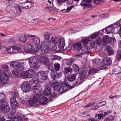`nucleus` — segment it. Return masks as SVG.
<instances>
[{
	"label": "nucleus",
	"mask_w": 121,
	"mask_h": 121,
	"mask_svg": "<svg viewBox=\"0 0 121 121\" xmlns=\"http://www.w3.org/2000/svg\"><path fill=\"white\" fill-rule=\"evenodd\" d=\"M13 73L15 75L16 77L18 76V72L16 70H13Z\"/></svg>",
	"instance_id": "nucleus-56"
},
{
	"label": "nucleus",
	"mask_w": 121,
	"mask_h": 121,
	"mask_svg": "<svg viewBox=\"0 0 121 121\" xmlns=\"http://www.w3.org/2000/svg\"><path fill=\"white\" fill-rule=\"evenodd\" d=\"M91 46L92 48H94L95 46V43L94 41H92L90 42Z\"/></svg>",
	"instance_id": "nucleus-53"
},
{
	"label": "nucleus",
	"mask_w": 121,
	"mask_h": 121,
	"mask_svg": "<svg viewBox=\"0 0 121 121\" xmlns=\"http://www.w3.org/2000/svg\"><path fill=\"white\" fill-rule=\"evenodd\" d=\"M72 71V68L69 67L66 68L64 70V73L65 74H70Z\"/></svg>",
	"instance_id": "nucleus-31"
},
{
	"label": "nucleus",
	"mask_w": 121,
	"mask_h": 121,
	"mask_svg": "<svg viewBox=\"0 0 121 121\" xmlns=\"http://www.w3.org/2000/svg\"><path fill=\"white\" fill-rule=\"evenodd\" d=\"M2 67L4 69H6L8 68V66L6 65L5 64L2 65Z\"/></svg>",
	"instance_id": "nucleus-62"
},
{
	"label": "nucleus",
	"mask_w": 121,
	"mask_h": 121,
	"mask_svg": "<svg viewBox=\"0 0 121 121\" xmlns=\"http://www.w3.org/2000/svg\"><path fill=\"white\" fill-rule=\"evenodd\" d=\"M52 57H53V59L55 60H60L61 59V58L60 57L56 55H53Z\"/></svg>",
	"instance_id": "nucleus-49"
},
{
	"label": "nucleus",
	"mask_w": 121,
	"mask_h": 121,
	"mask_svg": "<svg viewBox=\"0 0 121 121\" xmlns=\"http://www.w3.org/2000/svg\"><path fill=\"white\" fill-rule=\"evenodd\" d=\"M105 50L108 52L110 55H112L114 53V52L112 48L108 45H107L105 47Z\"/></svg>",
	"instance_id": "nucleus-23"
},
{
	"label": "nucleus",
	"mask_w": 121,
	"mask_h": 121,
	"mask_svg": "<svg viewBox=\"0 0 121 121\" xmlns=\"http://www.w3.org/2000/svg\"><path fill=\"white\" fill-rule=\"evenodd\" d=\"M75 47L78 51H79L82 48L80 43H77Z\"/></svg>",
	"instance_id": "nucleus-44"
},
{
	"label": "nucleus",
	"mask_w": 121,
	"mask_h": 121,
	"mask_svg": "<svg viewBox=\"0 0 121 121\" xmlns=\"http://www.w3.org/2000/svg\"><path fill=\"white\" fill-rule=\"evenodd\" d=\"M41 87V86L39 83L35 84L33 87V91L34 93H36V94H40V90Z\"/></svg>",
	"instance_id": "nucleus-15"
},
{
	"label": "nucleus",
	"mask_w": 121,
	"mask_h": 121,
	"mask_svg": "<svg viewBox=\"0 0 121 121\" xmlns=\"http://www.w3.org/2000/svg\"><path fill=\"white\" fill-rule=\"evenodd\" d=\"M20 41L22 42H25L26 41V39L25 37V35H24L22 36V37L20 39Z\"/></svg>",
	"instance_id": "nucleus-48"
},
{
	"label": "nucleus",
	"mask_w": 121,
	"mask_h": 121,
	"mask_svg": "<svg viewBox=\"0 0 121 121\" xmlns=\"http://www.w3.org/2000/svg\"><path fill=\"white\" fill-rule=\"evenodd\" d=\"M114 30V27L113 26H110L107 27L106 28V32L107 34L112 33Z\"/></svg>",
	"instance_id": "nucleus-26"
},
{
	"label": "nucleus",
	"mask_w": 121,
	"mask_h": 121,
	"mask_svg": "<svg viewBox=\"0 0 121 121\" xmlns=\"http://www.w3.org/2000/svg\"><path fill=\"white\" fill-rule=\"evenodd\" d=\"M0 103V109L3 113H6L9 111L10 108L8 105Z\"/></svg>",
	"instance_id": "nucleus-13"
},
{
	"label": "nucleus",
	"mask_w": 121,
	"mask_h": 121,
	"mask_svg": "<svg viewBox=\"0 0 121 121\" xmlns=\"http://www.w3.org/2000/svg\"><path fill=\"white\" fill-rule=\"evenodd\" d=\"M76 75V74L74 73L71 75L70 76H69L68 80L69 81L72 82L74 81L75 79Z\"/></svg>",
	"instance_id": "nucleus-35"
},
{
	"label": "nucleus",
	"mask_w": 121,
	"mask_h": 121,
	"mask_svg": "<svg viewBox=\"0 0 121 121\" xmlns=\"http://www.w3.org/2000/svg\"><path fill=\"white\" fill-rule=\"evenodd\" d=\"M8 78L7 75L3 73L1 74L0 76V85L2 86H4L7 82Z\"/></svg>",
	"instance_id": "nucleus-10"
},
{
	"label": "nucleus",
	"mask_w": 121,
	"mask_h": 121,
	"mask_svg": "<svg viewBox=\"0 0 121 121\" xmlns=\"http://www.w3.org/2000/svg\"><path fill=\"white\" fill-rule=\"evenodd\" d=\"M26 100L25 99H24L23 100H21V103L22 104H24L26 103Z\"/></svg>",
	"instance_id": "nucleus-64"
},
{
	"label": "nucleus",
	"mask_w": 121,
	"mask_h": 121,
	"mask_svg": "<svg viewBox=\"0 0 121 121\" xmlns=\"http://www.w3.org/2000/svg\"><path fill=\"white\" fill-rule=\"evenodd\" d=\"M116 57V59L118 60H119L121 59V50L118 51Z\"/></svg>",
	"instance_id": "nucleus-37"
},
{
	"label": "nucleus",
	"mask_w": 121,
	"mask_h": 121,
	"mask_svg": "<svg viewBox=\"0 0 121 121\" xmlns=\"http://www.w3.org/2000/svg\"><path fill=\"white\" fill-rule=\"evenodd\" d=\"M35 74V71L33 69H29L22 73L20 75V77L22 79L32 78Z\"/></svg>",
	"instance_id": "nucleus-5"
},
{
	"label": "nucleus",
	"mask_w": 121,
	"mask_h": 121,
	"mask_svg": "<svg viewBox=\"0 0 121 121\" xmlns=\"http://www.w3.org/2000/svg\"><path fill=\"white\" fill-rule=\"evenodd\" d=\"M59 86V83L58 82H57L55 84V85L53 87V88L56 89L58 86Z\"/></svg>",
	"instance_id": "nucleus-60"
},
{
	"label": "nucleus",
	"mask_w": 121,
	"mask_h": 121,
	"mask_svg": "<svg viewBox=\"0 0 121 121\" xmlns=\"http://www.w3.org/2000/svg\"><path fill=\"white\" fill-rule=\"evenodd\" d=\"M50 74L51 78L54 80L56 79L57 78H60L62 76V74L60 72L58 73L54 70L51 71Z\"/></svg>",
	"instance_id": "nucleus-12"
},
{
	"label": "nucleus",
	"mask_w": 121,
	"mask_h": 121,
	"mask_svg": "<svg viewBox=\"0 0 121 121\" xmlns=\"http://www.w3.org/2000/svg\"><path fill=\"white\" fill-rule=\"evenodd\" d=\"M40 102V104L41 105H45L48 103V98L45 97L43 96L40 100H39Z\"/></svg>",
	"instance_id": "nucleus-25"
},
{
	"label": "nucleus",
	"mask_w": 121,
	"mask_h": 121,
	"mask_svg": "<svg viewBox=\"0 0 121 121\" xmlns=\"http://www.w3.org/2000/svg\"><path fill=\"white\" fill-rule=\"evenodd\" d=\"M54 69L56 71L60 70V67L59 64L58 63H56L54 64Z\"/></svg>",
	"instance_id": "nucleus-39"
},
{
	"label": "nucleus",
	"mask_w": 121,
	"mask_h": 121,
	"mask_svg": "<svg viewBox=\"0 0 121 121\" xmlns=\"http://www.w3.org/2000/svg\"><path fill=\"white\" fill-rule=\"evenodd\" d=\"M95 63L97 65H99L101 63V61L98 59H96L95 60Z\"/></svg>",
	"instance_id": "nucleus-51"
},
{
	"label": "nucleus",
	"mask_w": 121,
	"mask_h": 121,
	"mask_svg": "<svg viewBox=\"0 0 121 121\" xmlns=\"http://www.w3.org/2000/svg\"><path fill=\"white\" fill-rule=\"evenodd\" d=\"M39 63L45 65H48L49 64V60L48 57L47 55L39 56L38 59Z\"/></svg>",
	"instance_id": "nucleus-7"
},
{
	"label": "nucleus",
	"mask_w": 121,
	"mask_h": 121,
	"mask_svg": "<svg viewBox=\"0 0 121 121\" xmlns=\"http://www.w3.org/2000/svg\"><path fill=\"white\" fill-rule=\"evenodd\" d=\"M15 8L13 6L11 5H9L6 8V10L8 13L12 14H14L16 13L14 11Z\"/></svg>",
	"instance_id": "nucleus-18"
},
{
	"label": "nucleus",
	"mask_w": 121,
	"mask_h": 121,
	"mask_svg": "<svg viewBox=\"0 0 121 121\" xmlns=\"http://www.w3.org/2000/svg\"><path fill=\"white\" fill-rule=\"evenodd\" d=\"M19 60L16 61H13L11 62L10 64V65L11 67H13L15 66L17 67L18 65L20 63Z\"/></svg>",
	"instance_id": "nucleus-32"
},
{
	"label": "nucleus",
	"mask_w": 121,
	"mask_h": 121,
	"mask_svg": "<svg viewBox=\"0 0 121 121\" xmlns=\"http://www.w3.org/2000/svg\"><path fill=\"white\" fill-rule=\"evenodd\" d=\"M106 62L107 63H106V65H110L111 63L110 61L109 60H108V59L107 60Z\"/></svg>",
	"instance_id": "nucleus-63"
},
{
	"label": "nucleus",
	"mask_w": 121,
	"mask_h": 121,
	"mask_svg": "<svg viewBox=\"0 0 121 121\" xmlns=\"http://www.w3.org/2000/svg\"><path fill=\"white\" fill-rule=\"evenodd\" d=\"M38 61L35 57H30L29 59V63L30 66L35 69L37 67Z\"/></svg>",
	"instance_id": "nucleus-9"
},
{
	"label": "nucleus",
	"mask_w": 121,
	"mask_h": 121,
	"mask_svg": "<svg viewBox=\"0 0 121 121\" xmlns=\"http://www.w3.org/2000/svg\"><path fill=\"white\" fill-rule=\"evenodd\" d=\"M28 35V37L31 38V39H32L33 42L35 44L37 45L39 44L40 43V40L39 38L36 37H35V35Z\"/></svg>",
	"instance_id": "nucleus-17"
},
{
	"label": "nucleus",
	"mask_w": 121,
	"mask_h": 121,
	"mask_svg": "<svg viewBox=\"0 0 121 121\" xmlns=\"http://www.w3.org/2000/svg\"><path fill=\"white\" fill-rule=\"evenodd\" d=\"M57 82L53 81L51 83V86L53 87L55 85V84Z\"/></svg>",
	"instance_id": "nucleus-58"
},
{
	"label": "nucleus",
	"mask_w": 121,
	"mask_h": 121,
	"mask_svg": "<svg viewBox=\"0 0 121 121\" xmlns=\"http://www.w3.org/2000/svg\"><path fill=\"white\" fill-rule=\"evenodd\" d=\"M111 38L108 35H106L104 37L103 39V45L105 46L109 42H110Z\"/></svg>",
	"instance_id": "nucleus-22"
},
{
	"label": "nucleus",
	"mask_w": 121,
	"mask_h": 121,
	"mask_svg": "<svg viewBox=\"0 0 121 121\" xmlns=\"http://www.w3.org/2000/svg\"><path fill=\"white\" fill-rule=\"evenodd\" d=\"M66 49L68 51H69L72 49L71 46L70 45H68L66 48Z\"/></svg>",
	"instance_id": "nucleus-55"
},
{
	"label": "nucleus",
	"mask_w": 121,
	"mask_h": 121,
	"mask_svg": "<svg viewBox=\"0 0 121 121\" xmlns=\"http://www.w3.org/2000/svg\"><path fill=\"white\" fill-rule=\"evenodd\" d=\"M10 103L11 107L13 109L15 108L18 105V103L16 100L15 97H13L10 99Z\"/></svg>",
	"instance_id": "nucleus-14"
},
{
	"label": "nucleus",
	"mask_w": 121,
	"mask_h": 121,
	"mask_svg": "<svg viewBox=\"0 0 121 121\" xmlns=\"http://www.w3.org/2000/svg\"><path fill=\"white\" fill-rule=\"evenodd\" d=\"M73 69L75 72H78L79 70V68L77 65L75 64H73Z\"/></svg>",
	"instance_id": "nucleus-36"
},
{
	"label": "nucleus",
	"mask_w": 121,
	"mask_h": 121,
	"mask_svg": "<svg viewBox=\"0 0 121 121\" xmlns=\"http://www.w3.org/2000/svg\"><path fill=\"white\" fill-rule=\"evenodd\" d=\"M95 43L99 45L102 43L103 40L101 38H99L96 40Z\"/></svg>",
	"instance_id": "nucleus-41"
},
{
	"label": "nucleus",
	"mask_w": 121,
	"mask_h": 121,
	"mask_svg": "<svg viewBox=\"0 0 121 121\" xmlns=\"http://www.w3.org/2000/svg\"><path fill=\"white\" fill-rule=\"evenodd\" d=\"M20 49V48L16 47L14 46H9L6 49V51L4 53H6V52L9 53H14L19 51Z\"/></svg>",
	"instance_id": "nucleus-11"
},
{
	"label": "nucleus",
	"mask_w": 121,
	"mask_h": 121,
	"mask_svg": "<svg viewBox=\"0 0 121 121\" xmlns=\"http://www.w3.org/2000/svg\"><path fill=\"white\" fill-rule=\"evenodd\" d=\"M86 74L85 73H82L80 74V82L79 83V84H81L86 80Z\"/></svg>",
	"instance_id": "nucleus-27"
},
{
	"label": "nucleus",
	"mask_w": 121,
	"mask_h": 121,
	"mask_svg": "<svg viewBox=\"0 0 121 121\" xmlns=\"http://www.w3.org/2000/svg\"><path fill=\"white\" fill-rule=\"evenodd\" d=\"M48 73V71H41L39 72L37 74V78L38 79L36 80L35 78H33L32 80L34 83H36V82H42L44 80L47 79L48 77L46 75Z\"/></svg>",
	"instance_id": "nucleus-1"
},
{
	"label": "nucleus",
	"mask_w": 121,
	"mask_h": 121,
	"mask_svg": "<svg viewBox=\"0 0 121 121\" xmlns=\"http://www.w3.org/2000/svg\"><path fill=\"white\" fill-rule=\"evenodd\" d=\"M52 93L51 90L49 87H48L44 91L43 93L44 95L48 96L50 95Z\"/></svg>",
	"instance_id": "nucleus-29"
},
{
	"label": "nucleus",
	"mask_w": 121,
	"mask_h": 121,
	"mask_svg": "<svg viewBox=\"0 0 121 121\" xmlns=\"http://www.w3.org/2000/svg\"><path fill=\"white\" fill-rule=\"evenodd\" d=\"M57 4L58 5H60L62 3L65 2L66 0H56Z\"/></svg>",
	"instance_id": "nucleus-46"
},
{
	"label": "nucleus",
	"mask_w": 121,
	"mask_h": 121,
	"mask_svg": "<svg viewBox=\"0 0 121 121\" xmlns=\"http://www.w3.org/2000/svg\"><path fill=\"white\" fill-rule=\"evenodd\" d=\"M74 61L73 58H70L67 60V63L68 65H71Z\"/></svg>",
	"instance_id": "nucleus-42"
},
{
	"label": "nucleus",
	"mask_w": 121,
	"mask_h": 121,
	"mask_svg": "<svg viewBox=\"0 0 121 121\" xmlns=\"http://www.w3.org/2000/svg\"><path fill=\"white\" fill-rule=\"evenodd\" d=\"M99 68L101 70L104 69H105L106 68V66L104 65L102 66H100Z\"/></svg>",
	"instance_id": "nucleus-61"
},
{
	"label": "nucleus",
	"mask_w": 121,
	"mask_h": 121,
	"mask_svg": "<svg viewBox=\"0 0 121 121\" xmlns=\"http://www.w3.org/2000/svg\"><path fill=\"white\" fill-rule=\"evenodd\" d=\"M24 49L28 53H32L33 52V48L30 44H26L24 47Z\"/></svg>",
	"instance_id": "nucleus-16"
},
{
	"label": "nucleus",
	"mask_w": 121,
	"mask_h": 121,
	"mask_svg": "<svg viewBox=\"0 0 121 121\" xmlns=\"http://www.w3.org/2000/svg\"><path fill=\"white\" fill-rule=\"evenodd\" d=\"M99 35V33L96 32L94 33L93 34L91 35L90 36V38L91 39H93L95 38Z\"/></svg>",
	"instance_id": "nucleus-43"
},
{
	"label": "nucleus",
	"mask_w": 121,
	"mask_h": 121,
	"mask_svg": "<svg viewBox=\"0 0 121 121\" xmlns=\"http://www.w3.org/2000/svg\"><path fill=\"white\" fill-rule=\"evenodd\" d=\"M6 95L4 93H0V103L3 104L4 103V100L6 97Z\"/></svg>",
	"instance_id": "nucleus-30"
},
{
	"label": "nucleus",
	"mask_w": 121,
	"mask_h": 121,
	"mask_svg": "<svg viewBox=\"0 0 121 121\" xmlns=\"http://www.w3.org/2000/svg\"><path fill=\"white\" fill-rule=\"evenodd\" d=\"M22 8L25 9L30 8L33 6V4L31 2H26L22 4Z\"/></svg>",
	"instance_id": "nucleus-19"
},
{
	"label": "nucleus",
	"mask_w": 121,
	"mask_h": 121,
	"mask_svg": "<svg viewBox=\"0 0 121 121\" xmlns=\"http://www.w3.org/2000/svg\"><path fill=\"white\" fill-rule=\"evenodd\" d=\"M13 119L14 121H23L22 117L18 115H15L13 117Z\"/></svg>",
	"instance_id": "nucleus-33"
},
{
	"label": "nucleus",
	"mask_w": 121,
	"mask_h": 121,
	"mask_svg": "<svg viewBox=\"0 0 121 121\" xmlns=\"http://www.w3.org/2000/svg\"><path fill=\"white\" fill-rule=\"evenodd\" d=\"M73 6H72L68 8L66 10L67 12H69L73 8Z\"/></svg>",
	"instance_id": "nucleus-54"
},
{
	"label": "nucleus",
	"mask_w": 121,
	"mask_h": 121,
	"mask_svg": "<svg viewBox=\"0 0 121 121\" xmlns=\"http://www.w3.org/2000/svg\"><path fill=\"white\" fill-rule=\"evenodd\" d=\"M56 95L54 94H52L50 97L49 100L51 101H52L53 100V99L56 97Z\"/></svg>",
	"instance_id": "nucleus-50"
},
{
	"label": "nucleus",
	"mask_w": 121,
	"mask_h": 121,
	"mask_svg": "<svg viewBox=\"0 0 121 121\" xmlns=\"http://www.w3.org/2000/svg\"><path fill=\"white\" fill-rule=\"evenodd\" d=\"M82 2L80 4V5L84 7V8H90L92 7L91 4H86L83 2Z\"/></svg>",
	"instance_id": "nucleus-34"
},
{
	"label": "nucleus",
	"mask_w": 121,
	"mask_h": 121,
	"mask_svg": "<svg viewBox=\"0 0 121 121\" xmlns=\"http://www.w3.org/2000/svg\"><path fill=\"white\" fill-rule=\"evenodd\" d=\"M48 45V41H44L42 43L40 48V50L37 52L39 55L45 54L48 52L49 48Z\"/></svg>",
	"instance_id": "nucleus-3"
},
{
	"label": "nucleus",
	"mask_w": 121,
	"mask_h": 121,
	"mask_svg": "<svg viewBox=\"0 0 121 121\" xmlns=\"http://www.w3.org/2000/svg\"><path fill=\"white\" fill-rule=\"evenodd\" d=\"M50 37V34L48 33H46L45 34L44 37L45 39L46 40H48Z\"/></svg>",
	"instance_id": "nucleus-45"
},
{
	"label": "nucleus",
	"mask_w": 121,
	"mask_h": 121,
	"mask_svg": "<svg viewBox=\"0 0 121 121\" xmlns=\"http://www.w3.org/2000/svg\"><path fill=\"white\" fill-rule=\"evenodd\" d=\"M82 1L85 2L90 3L92 2V0H82Z\"/></svg>",
	"instance_id": "nucleus-59"
},
{
	"label": "nucleus",
	"mask_w": 121,
	"mask_h": 121,
	"mask_svg": "<svg viewBox=\"0 0 121 121\" xmlns=\"http://www.w3.org/2000/svg\"><path fill=\"white\" fill-rule=\"evenodd\" d=\"M89 48L86 46H85L81 50V55L84 54H88L90 53Z\"/></svg>",
	"instance_id": "nucleus-24"
},
{
	"label": "nucleus",
	"mask_w": 121,
	"mask_h": 121,
	"mask_svg": "<svg viewBox=\"0 0 121 121\" xmlns=\"http://www.w3.org/2000/svg\"><path fill=\"white\" fill-rule=\"evenodd\" d=\"M41 97V94H35L33 97H30L28 101V103L30 105L34 104L36 106H38L40 104L39 99Z\"/></svg>",
	"instance_id": "nucleus-2"
},
{
	"label": "nucleus",
	"mask_w": 121,
	"mask_h": 121,
	"mask_svg": "<svg viewBox=\"0 0 121 121\" xmlns=\"http://www.w3.org/2000/svg\"><path fill=\"white\" fill-rule=\"evenodd\" d=\"M90 40V39L89 38H85L82 39V42L83 44L86 45Z\"/></svg>",
	"instance_id": "nucleus-38"
},
{
	"label": "nucleus",
	"mask_w": 121,
	"mask_h": 121,
	"mask_svg": "<svg viewBox=\"0 0 121 121\" xmlns=\"http://www.w3.org/2000/svg\"><path fill=\"white\" fill-rule=\"evenodd\" d=\"M102 0H94L93 1L94 3H95L96 4H99Z\"/></svg>",
	"instance_id": "nucleus-57"
},
{
	"label": "nucleus",
	"mask_w": 121,
	"mask_h": 121,
	"mask_svg": "<svg viewBox=\"0 0 121 121\" xmlns=\"http://www.w3.org/2000/svg\"><path fill=\"white\" fill-rule=\"evenodd\" d=\"M20 64L18 65L17 68L21 71L24 70V63L21 60H19Z\"/></svg>",
	"instance_id": "nucleus-28"
},
{
	"label": "nucleus",
	"mask_w": 121,
	"mask_h": 121,
	"mask_svg": "<svg viewBox=\"0 0 121 121\" xmlns=\"http://www.w3.org/2000/svg\"><path fill=\"white\" fill-rule=\"evenodd\" d=\"M47 9L50 10L54 12L55 11V10L56 9L55 7H47Z\"/></svg>",
	"instance_id": "nucleus-52"
},
{
	"label": "nucleus",
	"mask_w": 121,
	"mask_h": 121,
	"mask_svg": "<svg viewBox=\"0 0 121 121\" xmlns=\"http://www.w3.org/2000/svg\"><path fill=\"white\" fill-rule=\"evenodd\" d=\"M14 11L16 13L15 14H16L17 13L20 14L22 12L21 8L18 6L16 8V9Z\"/></svg>",
	"instance_id": "nucleus-40"
},
{
	"label": "nucleus",
	"mask_w": 121,
	"mask_h": 121,
	"mask_svg": "<svg viewBox=\"0 0 121 121\" xmlns=\"http://www.w3.org/2000/svg\"><path fill=\"white\" fill-rule=\"evenodd\" d=\"M48 48L52 51H54L56 50L57 48V46L56 44L52 43H51V41H48Z\"/></svg>",
	"instance_id": "nucleus-20"
},
{
	"label": "nucleus",
	"mask_w": 121,
	"mask_h": 121,
	"mask_svg": "<svg viewBox=\"0 0 121 121\" xmlns=\"http://www.w3.org/2000/svg\"><path fill=\"white\" fill-rule=\"evenodd\" d=\"M20 87L23 92H29L31 89V87L28 82L24 81L21 84Z\"/></svg>",
	"instance_id": "nucleus-6"
},
{
	"label": "nucleus",
	"mask_w": 121,
	"mask_h": 121,
	"mask_svg": "<svg viewBox=\"0 0 121 121\" xmlns=\"http://www.w3.org/2000/svg\"><path fill=\"white\" fill-rule=\"evenodd\" d=\"M73 87L71 86H69L67 85L62 84L60 86V87L59 89L58 92L59 94H61L64 93L69 89L73 88Z\"/></svg>",
	"instance_id": "nucleus-8"
},
{
	"label": "nucleus",
	"mask_w": 121,
	"mask_h": 121,
	"mask_svg": "<svg viewBox=\"0 0 121 121\" xmlns=\"http://www.w3.org/2000/svg\"><path fill=\"white\" fill-rule=\"evenodd\" d=\"M102 114L100 113L98 114H96L95 115V117L96 118L97 117H98V119H100L101 118H102L104 117V116L102 115Z\"/></svg>",
	"instance_id": "nucleus-47"
},
{
	"label": "nucleus",
	"mask_w": 121,
	"mask_h": 121,
	"mask_svg": "<svg viewBox=\"0 0 121 121\" xmlns=\"http://www.w3.org/2000/svg\"><path fill=\"white\" fill-rule=\"evenodd\" d=\"M99 71L98 68H92L89 70L88 75L90 76V75H94L95 73H97Z\"/></svg>",
	"instance_id": "nucleus-21"
},
{
	"label": "nucleus",
	"mask_w": 121,
	"mask_h": 121,
	"mask_svg": "<svg viewBox=\"0 0 121 121\" xmlns=\"http://www.w3.org/2000/svg\"><path fill=\"white\" fill-rule=\"evenodd\" d=\"M52 42L51 43L55 44H58L59 48L63 49L65 46V42L64 39H60L58 37L53 36L51 38Z\"/></svg>",
	"instance_id": "nucleus-4"
}]
</instances>
